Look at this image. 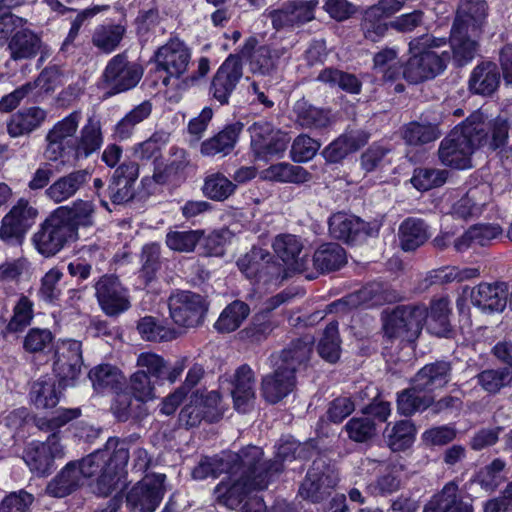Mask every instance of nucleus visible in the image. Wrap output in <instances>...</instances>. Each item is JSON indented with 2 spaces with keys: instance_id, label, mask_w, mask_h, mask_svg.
<instances>
[{
  "instance_id": "nucleus-17",
  "label": "nucleus",
  "mask_w": 512,
  "mask_h": 512,
  "mask_svg": "<svg viewBox=\"0 0 512 512\" xmlns=\"http://www.w3.org/2000/svg\"><path fill=\"white\" fill-rule=\"evenodd\" d=\"M82 112L74 110L62 120L56 122L46 135V154L50 160H57L69 154L68 146L77 136Z\"/></svg>"
},
{
  "instance_id": "nucleus-35",
  "label": "nucleus",
  "mask_w": 512,
  "mask_h": 512,
  "mask_svg": "<svg viewBox=\"0 0 512 512\" xmlns=\"http://www.w3.org/2000/svg\"><path fill=\"white\" fill-rule=\"evenodd\" d=\"M243 128V123L239 121L226 125L218 134L201 144V153L205 156L229 154L234 149Z\"/></svg>"
},
{
  "instance_id": "nucleus-30",
  "label": "nucleus",
  "mask_w": 512,
  "mask_h": 512,
  "mask_svg": "<svg viewBox=\"0 0 512 512\" xmlns=\"http://www.w3.org/2000/svg\"><path fill=\"white\" fill-rule=\"evenodd\" d=\"M232 398L234 408L240 413L249 412L255 402V378L248 365H241L233 377Z\"/></svg>"
},
{
  "instance_id": "nucleus-37",
  "label": "nucleus",
  "mask_w": 512,
  "mask_h": 512,
  "mask_svg": "<svg viewBox=\"0 0 512 512\" xmlns=\"http://www.w3.org/2000/svg\"><path fill=\"white\" fill-rule=\"evenodd\" d=\"M429 238V227L422 219L409 217L399 226V245L405 252L415 251Z\"/></svg>"
},
{
  "instance_id": "nucleus-43",
  "label": "nucleus",
  "mask_w": 512,
  "mask_h": 512,
  "mask_svg": "<svg viewBox=\"0 0 512 512\" xmlns=\"http://www.w3.org/2000/svg\"><path fill=\"white\" fill-rule=\"evenodd\" d=\"M416 428L411 420H400L384 431V438L389 448L394 451H404L415 441Z\"/></svg>"
},
{
  "instance_id": "nucleus-36",
  "label": "nucleus",
  "mask_w": 512,
  "mask_h": 512,
  "mask_svg": "<svg viewBox=\"0 0 512 512\" xmlns=\"http://www.w3.org/2000/svg\"><path fill=\"white\" fill-rule=\"evenodd\" d=\"M503 230L498 224H477L470 227L454 241V248L457 252H464L473 245L486 246L492 240L498 238Z\"/></svg>"
},
{
  "instance_id": "nucleus-60",
  "label": "nucleus",
  "mask_w": 512,
  "mask_h": 512,
  "mask_svg": "<svg viewBox=\"0 0 512 512\" xmlns=\"http://www.w3.org/2000/svg\"><path fill=\"white\" fill-rule=\"evenodd\" d=\"M63 273L57 269L52 268L40 280V287L38 289L39 298L49 304H55L62 294L61 279Z\"/></svg>"
},
{
  "instance_id": "nucleus-24",
  "label": "nucleus",
  "mask_w": 512,
  "mask_h": 512,
  "mask_svg": "<svg viewBox=\"0 0 512 512\" xmlns=\"http://www.w3.org/2000/svg\"><path fill=\"white\" fill-rule=\"evenodd\" d=\"M139 176V165L128 161L119 165L104 190L113 204L120 205L132 200L135 196L134 184Z\"/></svg>"
},
{
  "instance_id": "nucleus-54",
  "label": "nucleus",
  "mask_w": 512,
  "mask_h": 512,
  "mask_svg": "<svg viewBox=\"0 0 512 512\" xmlns=\"http://www.w3.org/2000/svg\"><path fill=\"white\" fill-rule=\"evenodd\" d=\"M152 112V103L143 101L129 111L116 125L114 133L120 140H126L133 134L136 125L147 119Z\"/></svg>"
},
{
  "instance_id": "nucleus-52",
  "label": "nucleus",
  "mask_w": 512,
  "mask_h": 512,
  "mask_svg": "<svg viewBox=\"0 0 512 512\" xmlns=\"http://www.w3.org/2000/svg\"><path fill=\"white\" fill-rule=\"evenodd\" d=\"M126 28L121 24H103L95 28L92 43L105 53L114 51L120 44Z\"/></svg>"
},
{
  "instance_id": "nucleus-9",
  "label": "nucleus",
  "mask_w": 512,
  "mask_h": 512,
  "mask_svg": "<svg viewBox=\"0 0 512 512\" xmlns=\"http://www.w3.org/2000/svg\"><path fill=\"white\" fill-rule=\"evenodd\" d=\"M37 216L38 210L28 200L20 198L1 220L0 240L10 246L21 245Z\"/></svg>"
},
{
  "instance_id": "nucleus-38",
  "label": "nucleus",
  "mask_w": 512,
  "mask_h": 512,
  "mask_svg": "<svg viewBox=\"0 0 512 512\" xmlns=\"http://www.w3.org/2000/svg\"><path fill=\"white\" fill-rule=\"evenodd\" d=\"M82 484L77 462L71 461L48 483L45 491L52 497L62 498L73 493Z\"/></svg>"
},
{
  "instance_id": "nucleus-58",
  "label": "nucleus",
  "mask_w": 512,
  "mask_h": 512,
  "mask_svg": "<svg viewBox=\"0 0 512 512\" xmlns=\"http://www.w3.org/2000/svg\"><path fill=\"white\" fill-rule=\"evenodd\" d=\"M33 319V302L22 295L13 308V315L3 330V335L22 332Z\"/></svg>"
},
{
  "instance_id": "nucleus-34",
  "label": "nucleus",
  "mask_w": 512,
  "mask_h": 512,
  "mask_svg": "<svg viewBox=\"0 0 512 512\" xmlns=\"http://www.w3.org/2000/svg\"><path fill=\"white\" fill-rule=\"evenodd\" d=\"M500 84V72L494 62L479 63L469 77V90L478 95H492Z\"/></svg>"
},
{
  "instance_id": "nucleus-62",
  "label": "nucleus",
  "mask_w": 512,
  "mask_h": 512,
  "mask_svg": "<svg viewBox=\"0 0 512 512\" xmlns=\"http://www.w3.org/2000/svg\"><path fill=\"white\" fill-rule=\"evenodd\" d=\"M448 172L435 168L415 169L411 178L413 186L420 191H427L439 187L446 182Z\"/></svg>"
},
{
  "instance_id": "nucleus-19",
  "label": "nucleus",
  "mask_w": 512,
  "mask_h": 512,
  "mask_svg": "<svg viewBox=\"0 0 512 512\" xmlns=\"http://www.w3.org/2000/svg\"><path fill=\"white\" fill-rule=\"evenodd\" d=\"M271 256L261 248H252L250 252L237 261L239 270L251 280L264 283L277 284L283 277L281 268L275 263H270Z\"/></svg>"
},
{
  "instance_id": "nucleus-20",
  "label": "nucleus",
  "mask_w": 512,
  "mask_h": 512,
  "mask_svg": "<svg viewBox=\"0 0 512 512\" xmlns=\"http://www.w3.org/2000/svg\"><path fill=\"white\" fill-rule=\"evenodd\" d=\"M255 37L246 39L244 45L239 50V60L249 61V67L252 73L268 75L275 70L280 57L286 52L284 48H272L269 45L258 46Z\"/></svg>"
},
{
  "instance_id": "nucleus-4",
  "label": "nucleus",
  "mask_w": 512,
  "mask_h": 512,
  "mask_svg": "<svg viewBox=\"0 0 512 512\" xmlns=\"http://www.w3.org/2000/svg\"><path fill=\"white\" fill-rule=\"evenodd\" d=\"M450 365L441 361L425 365L414 377L412 385L397 395V411L411 416L432 403L430 392L444 387L449 381Z\"/></svg>"
},
{
  "instance_id": "nucleus-46",
  "label": "nucleus",
  "mask_w": 512,
  "mask_h": 512,
  "mask_svg": "<svg viewBox=\"0 0 512 512\" xmlns=\"http://www.w3.org/2000/svg\"><path fill=\"white\" fill-rule=\"evenodd\" d=\"M476 37L471 35L470 31L451 29V47L454 60L459 66L467 64L476 56L478 50Z\"/></svg>"
},
{
  "instance_id": "nucleus-3",
  "label": "nucleus",
  "mask_w": 512,
  "mask_h": 512,
  "mask_svg": "<svg viewBox=\"0 0 512 512\" xmlns=\"http://www.w3.org/2000/svg\"><path fill=\"white\" fill-rule=\"evenodd\" d=\"M313 338L305 336L292 341L280 356L274 373L262 379V395L264 399L276 404L291 393L296 384L295 371L298 366L306 363L312 353Z\"/></svg>"
},
{
  "instance_id": "nucleus-10",
  "label": "nucleus",
  "mask_w": 512,
  "mask_h": 512,
  "mask_svg": "<svg viewBox=\"0 0 512 512\" xmlns=\"http://www.w3.org/2000/svg\"><path fill=\"white\" fill-rule=\"evenodd\" d=\"M31 240L37 252L46 258L55 256L69 242L75 241L55 211L39 225Z\"/></svg>"
},
{
  "instance_id": "nucleus-57",
  "label": "nucleus",
  "mask_w": 512,
  "mask_h": 512,
  "mask_svg": "<svg viewBox=\"0 0 512 512\" xmlns=\"http://www.w3.org/2000/svg\"><path fill=\"white\" fill-rule=\"evenodd\" d=\"M341 341L338 331V323L330 322L323 331L318 343V353L324 360L335 363L340 358Z\"/></svg>"
},
{
  "instance_id": "nucleus-15",
  "label": "nucleus",
  "mask_w": 512,
  "mask_h": 512,
  "mask_svg": "<svg viewBox=\"0 0 512 512\" xmlns=\"http://www.w3.org/2000/svg\"><path fill=\"white\" fill-rule=\"evenodd\" d=\"M10 58L14 61L30 60L39 55L38 66H41L51 54V48L43 42L41 35L22 26L8 42Z\"/></svg>"
},
{
  "instance_id": "nucleus-25",
  "label": "nucleus",
  "mask_w": 512,
  "mask_h": 512,
  "mask_svg": "<svg viewBox=\"0 0 512 512\" xmlns=\"http://www.w3.org/2000/svg\"><path fill=\"white\" fill-rule=\"evenodd\" d=\"M158 71H163L166 76L183 75L187 72L190 61V53L180 40H170L158 48L154 55Z\"/></svg>"
},
{
  "instance_id": "nucleus-55",
  "label": "nucleus",
  "mask_w": 512,
  "mask_h": 512,
  "mask_svg": "<svg viewBox=\"0 0 512 512\" xmlns=\"http://www.w3.org/2000/svg\"><path fill=\"white\" fill-rule=\"evenodd\" d=\"M317 79L350 94H359L361 92L362 83L354 74L335 68H325L319 73Z\"/></svg>"
},
{
  "instance_id": "nucleus-26",
  "label": "nucleus",
  "mask_w": 512,
  "mask_h": 512,
  "mask_svg": "<svg viewBox=\"0 0 512 512\" xmlns=\"http://www.w3.org/2000/svg\"><path fill=\"white\" fill-rule=\"evenodd\" d=\"M227 479L222 480L214 489L216 501L230 509H236L253 491L252 481L239 475L227 474Z\"/></svg>"
},
{
  "instance_id": "nucleus-13",
  "label": "nucleus",
  "mask_w": 512,
  "mask_h": 512,
  "mask_svg": "<svg viewBox=\"0 0 512 512\" xmlns=\"http://www.w3.org/2000/svg\"><path fill=\"white\" fill-rule=\"evenodd\" d=\"M53 371L62 386H72L81 374L83 366L82 344L68 339L56 346Z\"/></svg>"
},
{
  "instance_id": "nucleus-44",
  "label": "nucleus",
  "mask_w": 512,
  "mask_h": 512,
  "mask_svg": "<svg viewBox=\"0 0 512 512\" xmlns=\"http://www.w3.org/2000/svg\"><path fill=\"white\" fill-rule=\"evenodd\" d=\"M136 328L143 340L156 343L172 341L181 334L180 331L165 326L153 316L140 318Z\"/></svg>"
},
{
  "instance_id": "nucleus-8",
  "label": "nucleus",
  "mask_w": 512,
  "mask_h": 512,
  "mask_svg": "<svg viewBox=\"0 0 512 512\" xmlns=\"http://www.w3.org/2000/svg\"><path fill=\"white\" fill-rule=\"evenodd\" d=\"M142 76V66L129 60L127 52L113 56L102 74V81L107 89L106 95L113 96L133 89L138 85Z\"/></svg>"
},
{
  "instance_id": "nucleus-39",
  "label": "nucleus",
  "mask_w": 512,
  "mask_h": 512,
  "mask_svg": "<svg viewBox=\"0 0 512 512\" xmlns=\"http://www.w3.org/2000/svg\"><path fill=\"white\" fill-rule=\"evenodd\" d=\"M139 261L138 278L142 283L149 285L156 281L163 264L160 244L156 242L145 244L139 254Z\"/></svg>"
},
{
  "instance_id": "nucleus-28",
  "label": "nucleus",
  "mask_w": 512,
  "mask_h": 512,
  "mask_svg": "<svg viewBox=\"0 0 512 512\" xmlns=\"http://www.w3.org/2000/svg\"><path fill=\"white\" fill-rule=\"evenodd\" d=\"M507 284L482 282L471 292V302L484 312H502L507 305Z\"/></svg>"
},
{
  "instance_id": "nucleus-51",
  "label": "nucleus",
  "mask_w": 512,
  "mask_h": 512,
  "mask_svg": "<svg viewBox=\"0 0 512 512\" xmlns=\"http://www.w3.org/2000/svg\"><path fill=\"white\" fill-rule=\"evenodd\" d=\"M249 313L250 308L245 302L235 300L221 312L214 326L222 333L233 332L241 326Z\"/></svg>"
},
{
  "instance_id": "nucleus-61",
  "label": "nucleus",
  "mask_w": 512,
  "mask_h": 512,
  "mask_svg": "<svg viewBox=\"0 0 512 512\" xmlns=\"http://www.w3.org/2000/svg\"><path fill=\"white\" fill-rule=\"evenodd\" d=\"M236 186L223 174L213 173L205 179L203 192L213 200L223 201L235 191Z\"/></svg>"
},
{
  "instance_id": "nucleus-21",
  "label": "nucleus",
  "mask_w": 512,
  "mask_h": 512,
  "mask_svg": "<svg viewBox=\"0 0 512 512\" xmlns=\"http://www.w3.org/2000/svg\"><path fill=\"white\" fill-rule=\"evenodd\" d=\"M243 76L239 56L230 55L218 68L211 82L210 93L221 105L227 104Z\"/></svg>"
},
{
  "instance_id": "nucleus-49",
  "label": "nucleus",
  "mask_w": 512,
  "mask_h": 512,
  "mask_svg": "<svg viewBox=\"0 0 512 512\" xmlns=\"http://www.w3.org/2000/svg\"><path fill=\"white\" fill-rule=\"evenodd\" d=\"M373 70L381 74L385 80H395L402 70L399 50L395 47H385L377 52L373 58Z\"/></svg>"
},
{
  "instance_id": "nucleus-7",
  "label": "nucleus",
  "mask_w": 512,
  "mask_h": 512,
  "mask_svg": "<svg viewBox=\"0 0 512 512\" xmlns=\"http://www.w3.org/2000/svg\"><path fill=\"white\" fill-rule=\"evenodd\" d=\"M428 316L425 305L398 306L384 320L383 328L388 338L414 342L421 333Z\"/></svg>"
},
{
  "instance_id": "nucleus-27",
  "label": "nucleus",
  "mask_w": 512,
  "mask_h": 512,
  "mask_svg": "<svg viewBox=\"0 0 512 512\" xmlns=\"http://www.w3.org/2000/svg\"><path fill=\"white\" fill-rule=\"evenodd\" d=\"M487 3L484 0H462L452 28L470 31L471 35L479 36L487 18Z\"/></svg>"
},
{
  "instance_id": "nucleus-47",
  "label": "nucleus",
  "mask_w": 512,
  "mask_h": 512,
  "mask_svg": "<svg viewBox=\"0 0 512 512\" xmlns=\"http://www.w3.org/2000/svg\"><path fill=\"white\" fill-rule=\"evenodd\" d=\"M313 263L321 272L338 270L346 263L345 250L336 243L323 244L315 251Z\"/></svg>"
},
{
  "instance_id": "nucleus-23",
  "label": "nucleus",
  "mask_w": 512,
  "mask_h": 512,
  "mask_svg": "<svg viewBox=\"0 0 512 512\" xmlns=\"http://www.w3.org/2000/svg\"><path fill=\"white\" fill-rule=\"evenodd\" d=\"M337 477L329 467H323L320 462L314 461L299 488L302 498L313 503L322 501L337 484Z\"/></svg>"
},
{
  "instance_id": "nucleus-53",
  "label": "nucleus",
  "mask_w": 512,
  "mask_h": 512,
  "mask_svg": "<svg viewBox=\"0 0 512 512\" xmlns=\"http://www.w3.org/2000/svg\"><path fill=\"white\" fill-rule=\"evenodd\" d=\"M358 302L367 307L392 303L398 300V295L387 285L379 282L369 283L360 289L356 295Z\"/></svg>"
},
{
  "instance_id": "nucleus-18",
  "label": "nucleus",
  "mask_w": 512,
  "mask_h": 512,
  "mask_svg": "<svg viewBox=\"0 0 512 512\" xmlns=\"http://www.w3.org/2000/svg\"><path fill=\"white\" fill-rule=\"evenodd\" d=\"M94 287L98 303L106 315L117 316L130 308L128 291L116 276L103 275Z\"/></svg>"
},
{
  "instance_id": "nucleus-32",
  "label": "nucleus",
  "mask_w": 512,
  "mask_h": 512,
  "mask_svg": "<svg viewBox=\"0 0 512 512\" xmlns=\"http://www.w3.org/2000/svg\"><path fill=\"white\" fill-rule=\"evenodd\" d=\"M47 118V112L37 106L26 107L12 114L7 122V133L12 138L26 136L39 129Z\"/></svg>"
},
{
  "instance_id": "nucleus-5",
  "label": "nucleus",
  "mask_w": 512,
  "mask_h": 512,
  "mask_svg": "<svg viewBox=\"0 0 512 512\" xmlns=\"http://www.w3.org/2000/svg\"><path fill=\"white\" fill-rule=\"evenodd\" d=\"M444 44V38H435L428 34L413 38L409 42L411 57L403 68L404 78L410 83L417 84L442 73L450 60V54H438L433 48Z\"/></svg>"
},
{
  "instance_id": "nucleus-16",
  "label": "nucleus",
  "mask_w": 512,
  "mask_h": 512,
  "mask_svg": "<svg viewBox=\"0 0 512 512\" xmlns=\"http://www.w3.org/2000/svg\"><path fill=\"white\" fill-rule=\"evenodd\" d=\"M104 144V131L99 118L87 117L77 136L68 146L69 156L76 161L86 160L100 152Z\"/></svg>"
},
{
  "instance_id": "nucleus-42",
  "label": "nucleus",
  "mask_w": 512,
  "mask_h": 512,
  "mask_svg": "<svg viewBox=\"0 0 512 512\" xmlns=\"http://www.w3.org/2000/svg\"><path fill=\"white\" fill-rule=\"evenodd\" d=\"M30 401L37 409L54 408L60 398V391L56 387V381L49 376L37 379L31 385L29 392Z\"/></svg>"
},
{
  "instance_id": "nucleus-45",
  "label": "nucleus",
  "mask_w": 512,
  "mask_h": 512,
  "mask_svg": "<svg viewBox=\"0 0 512 512\" xmlns=\"http://www.w3.org/2000/svg\"><path fill=\"white\" fill-rule=\"evenodd\" d=\"M310 173L301 166L286 162L273 164L262 171V178L272 182L300 184L310 179Z\"/></svg>"
},
{
  "instance_id": "nucleus-50",
  "label": "nucleus",
  "mask_w": 512,
  "mask_h": 512,
  "mask_svg": "<svg viewBox=\"0 0 512 512\" xmlns=\"http://www.w3.org/2000/svg\"><path fill=\"white\" fill-rule=\"evenodd\" d=\"M170 317L180 327L188 328L192 318V294L189 291L175 290L168 300Z\"/></svg>"
},
{
  "instance_id": "nucleus-22",
  "label": "nucleus",
  "mask_w": 512,
  "mask_h": 512,
  "mask_svg": "<svg viewBox=\"0 0 512 512\" xmlns=\"http://www.w3.org/2000/svg\"><path fill=\"white\" fill-rule=\"evenodd\" d=\"M329 232L336 239L353 242L361 237L377 235L379 225L366 223L354 215L338 212L329 219Z\"/></svg>"
},
{
  "instance_id": "nucleus-31",
  "label": "nucleus",
  "mask_w": 512,
  "mask_h": 512,
  "mask_svg": "<svg viewBox=\"0 0 512 512\" xmlns=\"http://www.w3.org/2000/svg\"><path fill=\"white\" fill-rule=\"evenodd\" d=\"M292 117L295 123L304 129L321 130L328 128L333 122L329 110L316 107L305 98L294 103Z\"/></svg>"
},
{
  "instance_id": "nucleus-11",
  "label": "nucleus",
  "mask_w": 512,
  "mask_h": 512,
  "mask_svg": "<svg viewBox=\"0 0 512 512\" xmlns=\"http://www.w3.org/2000/svg\"><path fill=\"white\" fill-rule=\"evenodd\" d=\"M165 474H147L126 495L130 512H154L166 492Z\"/></svg>"
},
{
  "instance_id": "nucleus-41",
  "label": "nucleus",
  "mask_w": 512,
  "mask_h": 512,
  "mask_svg": "<svg viewBox=\"0 0 512 512\" xmlns=\"http://www.w3.org/2000/svg\"><path fill=\"white\" fill-rule=\"evenodd\" d=\"M272 247L277 256L293 270H303V259L299 258L302 251V243L297 236L291 234L278 235L274 239Z\"/></svg>"
},
{
  "instance_id": "nucleus-48",
  "label": "nucleus",
  "mask_w": 512,
  "mask_h": 512,
  "mask_svg": "<svg viewBox=\"0 0 512 512\" xmlns=\"http://www.w3.org/2000/svg\"><path fill=\"white\" fill-rule=\"evenodd\" d=\"M170 141V133L164 129L156 130L148 139L134 147L135 156L142 161H153V165L162 158V150Z\"/></svg>"
},
{
  "instance_id": "nucleus-40",
  "label": "nucleus",
  "mask_w": 512,
  "mask_h": 512,
  "mask_svg": "<svg viewBox=\"0 0 512 512\" xmlns=\"http://www.w3.org/2000/svg\"><path fill=\"white\" fill-rule=\"evenodd\" d=\"M88 377L98 393L116 392L124 383L122 372L110 364H100L90 370Z\"/></svg>"
},
{
  "instance_id": "nucleus-2",
  "label": "nucleus",
  "mask_w": 512,
  "mask_h": 512,
  "mask_svg": "<svg viewBox=\"0 0 512 512\" xmlns=\"http://www.w3.org/2000/svg\"><path fill=\"white\" fill-rule=\"evenodd\" d=\"M129 446L126 440L111 437L105 448L94 451L77 462L82 480L96 477L95 492L107 497L118 489L126 473L129 461Z\"/></svg>"
},
{
  "instance_id": "nucleus-29",
  "label": "nucleus",
  "mask_w": 512,
  "mask_h": 512,
  "mask_svg": "<svg viewBox=\"0 0 512 512\" xmlns=\"http://www.w3.org/2000/svg\"><path fill=\"white\" fill-rule=\"evenodd\" d=\"M91 179L87 169L74 170L59 177L45 190V195L55 203L64 202L74 197Z\"/></svg>"
},
{
  "instance_id": "nucleus-6",
  "label": "nucleus",
  "mask_w": 512,
  "mask_h": 512,
  "mask_svg": "<svg viewBox=\"0 0 512 512\" xmlns=\"http://www.w3.org/2000/svg\"><path fill=\"white\" fill-rule=\"evenodd\" d=\"M263 451L257 446H247L238 453L224 452L226 474L239 475L252 481L254 488H267L272 477L281 472L276 462L262 461Z\"/></svg>"
},
{
  "instance_id": "nucleus-33",
  "label": "nucleus",
  "mask_w": 512,
  "mask_h": 512,
  "mask_svg": "<svg viewBox=\"0 0 512 512\" xmlns=\"http://www.w3.org/2000/svg\"><path fill=\"white\" fill-rule=\"evenodd\" d=\"M62 222L69 228L75 240L78 239L80 227L94 225V206L89 201L79 200L72 206H61L54 210Z\"/></svg>"
},
{
  "instance_id": "nucleus-14",
  "label": "nucleus",
  "mask_w": 512,
  "mask_h": 512,
  "mask_svg": "<svg viewBox=\"0 0 512 512\" xmlns=\"http://www.w3.org/2000/svg\"><path fill=\"white\" fill-rule=\"evenodd\" d=\"M64 456V448L56 433L48 436L46 442H32L24 450L23 459L30 470L37 476L49 474L54 467V460Z\"/></svg>"
},
{
  "instance_id": "nucleus-59",
  "label": "nucleus",
  "mask_w": 512,
  "mask_h": 512,
  "mask_svg": "<svg viewBox=\"0 0 512 512\" xmlns=\"http://www.w3.org/2000/svg\"><path fill=\"white\" fill-rule=\"evenodd\" d=\"M440 135L438 126L431 123L410 122L403 130V138L410 145L430 143Z\"/></svg>"
},
{
  "instance_id": "nucleus-12",
  "label": "nucleus",
  "mask_w": 512,
  "mask_h": 512,
  "mask_svg": "<svg viewBox=\"0 0 512 512\" xmlns=\"http://www.w3.org/2000/svg\"><path fill=\"white\" fill-rule=\"evenodd\" d=\"M251 150L256 159L269 160L287 148V137L270 122L258 121L249 127Z\"/></svg>"
},
{
  "instance_id": "nucleus-1",
  "label": "nucleus",
  "mask_w": 512,
  "mask_h": 512,
  "mask_svg": "<svg viewBox=\"0 0 512 512\" xmlns=\"http://www.w3.org/2000/svg\"><path fill=\"white\" fill-rule=\"evenodd\" d=\"M508 129L505 118L489 119L482 110L474 111L441 141L439 160L451 168L468 169L474 150L484 145L492 149L502 147L508 139Z\"/></svg>"
},
{
  "instance_id": "nucleus-64",
  "label": "nucleus",
  "mask_w": 512,
  "mask_h": 512,
  "mask_svg": "<svg viewBox=\"0 0 512 512\" xmlns=\"http://www.w3.org/2000/svg\"><path fill=\"white\" fill-rule=\"evenodd\" d=\"M358 148L359 144L356 138L351 134H344L330 143L323 150V155L327 161L336 163Z\"/></svg>"
},
{
  "instance_id": "nucleus-56",
  "label": "nucleus",
  "mask_w": 512,
  "mask_h": 512,
  "mask_svg": "<svg viewBox=\"0 0 512 512\" xmlns=\"http://www.w3.org/2000/svg\"><path fill=\"white\" fill-rule=\"evenodd\" d=\"M219 403L220 395L216 391L200 396L194 392V414L200 420L210 423L218 421L223 415Z\"/></svg>"
},
{
  "instance_id": "nucleus-63",
  "label": "nucleus",
  "mask_w": 512,
  "mask_h": 512,
  "mask_svg": "<svg viewBox=\"0 0 512 512\" xmlns=\"http://www.w3.org/2000/svg\"><path fill=\"white\" fill-rule=\"evenodd\" d=\"M360 27L364 38L373 43L381 41L391 28L390 22H384L382 18L376 16V14H373L368 9L363 14Z\"/></svg>"
}]
</instances>
